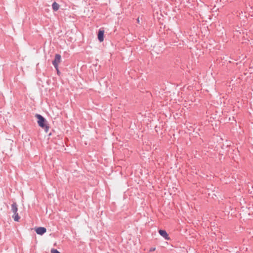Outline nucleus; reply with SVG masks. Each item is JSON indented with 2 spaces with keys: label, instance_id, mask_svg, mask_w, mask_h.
<instances>
[{
  "label": "nucleus",
  "instance_id": "f257e3e1",
  "mask_svg": "<svg viewBox=\"0 0 253 253\" xmlns=\"http://www.w3.org/2000/svg\"><path fill=\"white\" fill-rule=\"evenodd\" d=\"M36 117L38 119V124L39 126L44 129L45 132H47L49 130V126L46 124V120L41 115L36 114Z\"/></svg>",
  "mask_w": 253,
  "mask_h": 253
},
{
  "label": "nucleus",
  "instance_id": "f03ea898",
  "mask_svg": "<svg viewBox=\"0 0 253 253\" xmlns=\"http://www.w3.org/2000/svg\"><path fill=\"white\" fill-rule=\"evenodd\" d=\"M61 56L60 55L57 54L55 56V59L52 62V64L56 69H57L59 63L61 62Z\"/></svg>",
  "mask_w": 253,
  "mask_h": 253
},
{
  "label": "nucleus",
  "instance_id": "7ed1b4c3",
  "mask_svg": "<svg viewBox=\"0 0 253 253\" xmlns=\"http://www.w3.org/2000/svg\"><path fill=\"white\" fill-rule=\"evenodd\" d=\"M35 231L36 233L39 235H42L46 231V229L43 227H39L35 228Z\"/></svg>",
  "mask_w": 253,
  "mask_h": 253
},
{
  "label": "nucleus",
  "instance_id": "20e7f679",
  "mask_svg": "<svg viewBox=\"0 0 253 253\" xmlns=\"http://www.w3.org/2000/svg\"><path fill=\"white\" fill-rule=\"evenodd\" d=\"M104 31L103 30H99L98 34V39L100 42L104 41Z\"/></svg>",
  "mask_w": 253,
  "mask_h": 253
},
{
  "label": "nucleus",
  "instance_id": "39448f33",
  "mask_svg": "<svg viewBox=\"0 0 253 253\" xmlns=\"http://www.w3.org/2000/svg\"><path fill=\"white\" fill-rule=\"evenodd\" d=\"M11 210L13 213H16L18 212V208H17V204H16V203H13L11 205Z\"/></svg>",
  "mask_w": 253,
  "mask_h": 253
},
{
  "label": "nucleus",
  "instance_id": "423d86ee",
  "mask_svg": "<svg viewBox=\"0 0 253 253\" xmlns=\"http://www.w3.org/2000/svg\"><path fill=\"white\" fill-rule=\"evenodd\" d=\"M159 233L160 235L162 236L163 237H168L169 236V234L167 233V231L165 230H160L159 231Z\"/></svg>",
  "mask_w": 253,
  "mask_h": 253
},
{
  "label": "nucleus",
  "instance_id": "0eeeda50",
  "mask_svg": "<svg viewBox=\"0 0 253 253\" xmlns=\"http://www.w3.org/2000/svg\"><path fill=\"white\" fill-rule=\"evenodd\" d=\"M52 8L54 11H57L59 8V5L56 2H54L52 5Z\"/></svg>",
  "mask_w": 253,
  "mask_h": 253
},
{
  "label": "nucleus",
  "instance_id": "6e6552de",
  "mask_svg": "<svg viewBox=\"0 0 253 253\" xmlns=\"http://www.w3.org/2000/svg\"><path fill=\"white\" fill-rule=\"evenodd\" d=\"M12 217L13 218L14 220L16 222L19 221L20 219V216H19L18 212L13 213Z\"/></svg>",
  "mask_w": 253,
  "mask_h": 253
},
{
  "label": "nucleus",
  "instance_id": "1a4fd4ad",
  "mask_svg": "<svg viewBox=\"0 0 253 253\" xmlns=\"http://www.w3.org/2000/svg\"><path fill=\"white\" fill-rule=\"evenodd\" d=\"M50 252L51 253H60L59 251L54 249H52Z\"/></svg>",
  "mask_w": 253,
  "mask_h": 253
},
{
  "label": "nucleus",
  "instance_id": "9d476101",
  "mask_svg": "<svg viewBox=\"0 0 253 253\" xmlns=\"http://www.w3.org/2000/svg\"><path fill=\"white\" fill-rule=\"evenodd\" d=\"M155 250H156L155 248H151L149 250V252H152L155 251Z\"/></svg>",
  "mask_w": 253,
  "mask_h": 253
},
{
  "label": "nucleus",
  "instance_id": "9b49d317",
  "mask_svg": "<svg viewBox=\"0 0 253 253\" xmlns=\"http://www.w3.org/2000/svg\"><path fill=\"white\" fill-rule=\"evenodd\" d=\"M56 71H57V73L58 75H59L60 74V71L59 70V69H58V67H57V69H56Z\"/></svg>",
  "mask_w": 253,
  "mask_h": 253
}]
</instances>
